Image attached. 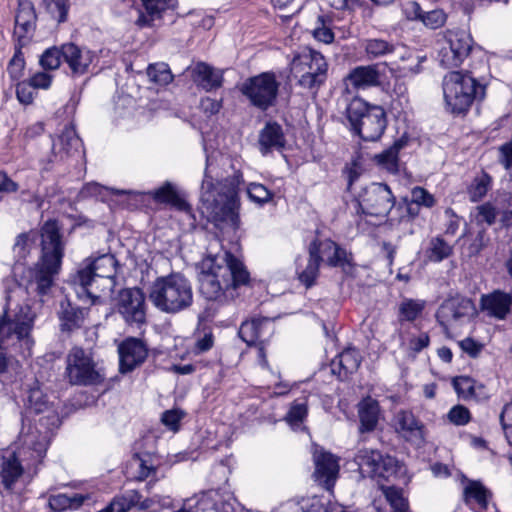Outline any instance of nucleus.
Masks as SVG:
<instances>
[{
	"label": "nucleus",
	"instance_id": "4c0bfd02",
	"mask_svg": "<svg viewBox=\"0 0 512 512\" xmlns=\"http://www.w3.org/2000/svg\"><path fill=\"white\" fill-rule=\"evenodd\" d=\"M86 498L87 496L78 493L51 495L49 497V506L56 512L77 509L84 503Z\"/></svg>",
	"mask_w": 512,
	"mask_h": 512
},
{
	"label": "nucleus",
	"instance_id": "5701e85b",
	"mask_svg": "<svg viewBox=\"0 0 512 512\" xmlns=\"http://www.w3.org/2000/svg\"><path fill=\"white\" fill-rule=\"evenodd\" d=\"M512 296L502 291H494L481 297V306L490 316L503 320L509 314Z\"/></svg>",
	"mask_w": 512,
	"mask_h": 512
},
{
	"label": "nucleus",
	"instance_id": "f257e3e1",
	"mask_svg": "<svg viewBox=\"0 0 512 512\" xmlns=\"http://www.w3.org/2000/svg\"><path fill=\"white\" fill-rule=\"evenodd\" d=\"M219 162H207L201 185V210L221 230L235 232L240 226L238 189L240 174L223 177L218 173Z\"/></svg>",
	"mask_w": 512,
	"mask_h": 512
},
{
	"label": "nucleus",
	"instance_id": "f8f14e48",
	"mask_svg": "<svg viewBox=\"0 0 512 512\" xmlns=\"http://www.w3.org/2000/svg\"><path fill=\"white\" fill-rule=\"evenodd\" d=\"M395 205V196L384 183H372L363 189L357 199V213L386 217Z\"/></svg>",
	"mask_w": 512,
	"mask_h": 512
},
{
	"label": "nucleus",
	"instance_id": "1a4fd4ad",
	"mask_svg": "<svg viewBox=\"0 0 512 512\" xmlns=\"http://www.w3.org/2000/svg\"><path fill=\"white\" fill-rule=\"evenodd\" d=\"M290 66L291 74L297 79L298 85L313 93L327 79L328 64L325 57L316 50L304 49L293 58Z\"/></svg>",
	"mask_w": 512,
	"mask_h": 512
},
{
	"label": "nucleus",
	"instance_id": "6e6552de",
	"mask_svg": "<svg viewBox=\"0 0 512 512\" xmlns=\"http://www.w3.org/2000/svg\"><path fill=\"white\" fill-rule=\"evenodd\" d=\"M446 108L455 115L466 114L474 101L486 95V86L479 83L469 71L447 73L442 82Z\"/></svg>",
	"mask_w": 512,
	"mask_h": 512
},
{
	"label": "nucleus",
	"instance_id": "a211bd4d",
	"mask_svg": "<svg viewBox=\"0 0 512 512\" xmlns=\"http://www.w3.org/2000/svg\"><path fill=\"white\" fill-rule=\"evenodd\" d=\"M118 353L120 358L119 370L121 373H127L133 371L146 360L148 348L143 340L129 337L118 346Z\"/></svg>",
	"mask_w": 512,
	"mask_h": 512
},
{
	"label": "nucleus",
	"instance_id": "f704fd0d",
	"mask_svg": "<svg viewBox=\"0 0 512 512\" xmlns=\"http://www.w3.org/2000/svg\"><path fill=\"white\" fill-rule=\"evenodd\" d=\"M146 10V14H141L137 20V25L140 27L153 26L156 19H160L162 12H164L170 0H141Z\"/></svg>",
	"mask_w": 512,
	"mask_h": 512
},
{
	"label": "nucleus",
	"instance_id": "e2e57ef3",
	"mask_svg": "<svg viewBox=\"0 0 512 512\" xmlns=\"http://www.w3.org/2000/svg\"><path fill=\"white\" fill-rule=\"evenodd\" d=\"M34 90L35 88L31 85L29 81L18 82L16 85L17 99L25 105L32 103L35 94Z\"/></svg>",
	"mask_w": 512,
	"mask_h": 512
},
{
	"label": "nucleus",
	"instance_id": "8fccbe9b",
	"mask_svg": "<svg viewBox=\"0 0 512 512\" xmlns=\"http://www.w3.org/2000/svg\"><path fill=\"white\" fill-rule=\"evenodd\" d=\"M497 216L496 208L490 203H484L475 208L474 218L477 224H494Z\"/></svg>",
	"mask_w": 512,
	"mask_h": 512
},
{
	"label": "nucleus",
	"instance_id": "7c9ffc66",
	"mask_svg": "<svg viewBox=\"0 0 512 512\" xmlns=\"http://www.w3.org/2000/svg\"><path fill=\"white\" fill-rule=\"evenodd\" d=\"M490 498V491L480 481L467 480L463 488V500L466 505L476 503L479 508L486 509Z\"/></svg>",
	"mask_w": 512,
	"mask_h": 512
},
{
	"label": "nucleus",
	"instance_id": "13d9d810",
	"mask_svg": "<svg viewBox=\"0 0 512 512\" xmlns=\"http://www.w3.org/2000/svg\"><path fill=\"white\" fill-rule=\"evenodd\" d=\"M446 15L442 10L423 12L421 22L430 29H437L444 25Z\"/></svg>",
	"mask_w": 512,
	"mask_h": 512
},
{
	"label": "nucleus",
	"instance_id": "864d4df0",
	"mask_svg": "<svg viewBox=\"0 0 512 512\" xmlns=\"http://www.w3.org/2000/svg\"><path fill=\"white\" fill-rule=\"evenodd\" d=\"M408 144V138L402 136L397 139L391 147L375 155L374 160H398L399 152L405 148Z\"/></svg>",
	"mask_w": 512,
	"mask_h": 512
},
{
	"label": "nucleus",
	"instance_id": "a19ab883",
	"mask_svg": "<svg viewBox=\"0 0 512 512\" xmlns=\"http://www.w3.org/2000/svg\"><path fill=\"white\" fill-rule=\"evenodd\" d=\"M320 255L327 256V263L332 267L341 266L345 263L346 260V252L341 249L335 242L332 240L326 239L324 241H319Z\"/></svg>",
	"mask_w": 512,
	"mask_h": 512
},
{
	"label": "nucleus",
	"instance_id": "603ef678",
	"mask_svg": "<svg viewBox=\"0 0 512 512\" xmlns=\"http://www.w3.org/2000/svg\"><path fill=\"white\" fill-rule=\"evenodd\" d=\"M247 194L251 201L260 205L267 203L272 198V193L259 183H250L247 187Z\"/></svg>",
	"mask_w": 512,
	"mask_h": 512
},
{
	"label": "nucleus",
	"instance_id": "774afa93",
	"mask_svg": "<svg viewBox=\"0 0 512 512\" xmlns=\"http://www.w3.org/2000/svg\"><path fill=\"white\" fill-rule=\"evenodd\" d=\"M28 81L35 89H48L52 83V75L46 72H38Z\"/></svg>",
	"mask_w": 512,
	"mask_h": 512
},
{
	"label": "nucleus",
	"instance_id": "39448f33",
	"mask_svg": "<svg viewBox=\"0 0 512 512\" xmlns=\"http://www.w3.org/2000/svg\"><path fill=\"white\" fill-rule=\"evenodd\" d=\"M19 441L21 447L18 452H13L2 457L1 478L2 483L10 489L23 473L24 462L27 468L36 467L46 455L50 442V432L41 431L37 426H29L22 430Z\"/></svg>",
	"mask_w": 512,
	"mask_h": 512
},
{
	"label": "nucleus",
	"instance_id": "680f3d73",
	"mask_svg": "<svg viewBox=\"0 0 512 512\" xmlns=\"http://www.w3.org/2000/svg\"><path fill=\"white\" fill-rule=\"evenodd\" d=\"M317 26L313 31V36L316 40L323 42L325 44H330L334 41V33L332 30L325 25V20L323 16H319L317 19Z\"/></svg>",
	"mask_w": 512,
	"mask_h": 512
},
{
	"label": "nucleus",
	"instance_id": "9b49d317",
	"mask_svg": "<svg viewBox=\"0 0 512 512\" xmlns=\"http://www.w3.org/2000/svg\"><path fill=\"white\" fill-rule=\"evenodd\" d=\"M279 87L275 73L263 72L247 78L241 84L240 91L253 106L267 110L275 104Z\"/></svg>",
	"mask_w": 512,
	"mask_h": 512
},
{
	"label": "nucleus",
	"instance_id": "6ab92c4d",
	"mask_svg": "<svg viewBox=\"0 0 512 512\" xmlns=\"http://www.w3.org/2000/svg\"><path fill=\"white\" fill-rule=\"evenodd\" d=\"M62 58L73 76H82L89 72L91 64L96 59V54L86 47L66 43L62 45Z\"/></svg>",
	"mask_w": 512,
	"mask_h": 512
},
{
	"label": "nucleus",
	"instance_id": "37998d69",
	"mask_svg": "<svg viewBox=\"0 0 512 512\" xmlns=\"http://www.w3.org/2000/svg\"><path fill=\"white\" fill-rule=\"evenodd\" d=\"M397 49L394 43L383 39H368L365 43V51L369 58H379L392 54Z\"/></svg>",
	"mask_w": 512,
	"mask_h": 512
},
{
	"label": "nucleus",
	"instance_id": "4be33fe9",
	"mask_svg": "<svg viewBox=\"0 0 512 512\" xmlns=\"http://www.w3.org/2000/svg\"><path fill=\"white\" fill-rule=\"evenodd\" d=\"M52 151L55 157L81 159L85 156L81 139L72 125L66 126L53 142Z\"/></svg>",
	"mask_w": 512,
	"mask_h": 512
},
{
	"label": "nucleus",
	"instance_id": "3c124183",
	"mask_svg": "<svg viewBox=\"0 0 512 512\" xmlns=\"http://www.w3.org/2000/svg\"><path fill=\"white\" fill-rule=\"evenodd\" d=\"M61 58H62V47L56 48H49L44 51V53L40 57V65L43 69L46 70H55L59 68L61 64Z\"/></svg>",
	"mask_w": 512,
	"mask_h": 512
},
{
	"label": "nucleus",
	"instance_id": "393cba45",
	"mask_svg": "<svg viewBox=\"0 0 512 512\" xmlns=\"http://www.w3.org/2000/svg\"><path fill=\"white\" fill-rule=\"evenodd\" d=\"M270 331V321L267 318H256L245 321L239 328L240 338L248 345L262 344Z\"/></svg>",
	"mask_w": 512,
	"mask_h": 512
},
{
	"label": "nucleus",
	"instance_id": "de8ad7c7",
	"mask_svg": "<svg viewBox=\"0 0 512 512\" xmlns=\"http://www.w3.org/2000/svg\"><path fill=\"white\" fill-rule=\"evenodd\" d=\"M47 11L59 23L67 20L69 0H43Z\"/></svg>",
	"mask_w": 512,
	"mask_h": 512
},
{
	"label": "nucleus",
	"instance_id": "338daca9",
	"mask_svg": "<svg viewBox=\"0 0 512 512\" xmlns=\"http://www.w3.org/2000/svg\"><path fill=\"white\" fill-rule=\"evenodd\" d=\"M133 462L138 465L139 472L137 475V479L139 481L145 480L149 477L153 472H155V468L153 465H149L146 459L141 458L138 454H135L133 457Z\"/></svg>",
	"mask_w": 512,
	"mask_h": 512
},
{
	"label": "nucleus",
	"instance_id": "bf43d9fd",
	"mask_svg": "<svg viewBox=\"0 0 512 512\" xmlns=\"http://www.w3.org/2000/svg\"><path fill=\"white\" fill-rule=\"evenodd\" d=\"M499 418L505 437L509 445L512 447V402L503 407Z\"/></svg>",
	"mask_w": 512,
	"mask_h": 512
},
{
	"label": "nucleus",
	"instance_id": "412c9836",
	"mask_svg": "<svg viewBox=\"0 0 512 512\" xmlns=\"http://www.w3.org/2000/svg\"><path fill=\"white\" fill-rule=\"evenodd\" d=\"M147 195L158 204L169 205L179 212L192 216V207L187 202L184 192L170 181H165L158 188L147 192Z\"/></svg>",
	"mask_w": 512,
	"mask_h": 512
},
{
	"label": "nucleus",
	"instance_id": "f03ea898",
	"mask_svg": "<svg viewBox=\"0 0 512 512\" xmlns=\"http://www.w3.org/2000/svg\"><path fill=\"white\" fill-rule=\"evenodd\" d=\"M200 294L208 301L225 305L234 301L242 287L249 285L245 265L229 251L208 254L200 263Z\"/></svg>",
	"mask_w": 512,
	"mask_h": 512
},
{
	"label": "nucleus",
	"instance_id": "e433bc0d",
	"mask_svg": "<svg viewBox=\"0 0 512 512\" xmlns=\"http://www.w3.org/2000/svg\"><path fill=\"white\" fill-rule=\"evenodd\" d=\"M425 307V300L405 298L398 306V320L400 322H413L423 313Z\"/></svg>",
	"mask_w": 512,
	"mask_h": 512
},
{
	"label": "nucleus",
	"instance_id": "49530a36",
	"mask_svg": "<svg viewBox=\"0 0 512 512\" xmlns=\"http://www.w3.org/2000/svg\"><path fill=\"white\" fill-rule=\"evenodd\" d=\"M383 493L385 495L386 500L389 502L393 512H408V502L403 497L402 491L395 488L394 486H389L383 488Z\"/></svg>",
	"mask_w": 512,
	"mask_h": 512
},
{
	"label": "nucleus",
	"instance_id": "9d476101",
	"mask_svg": "<svg viewBox=\"0 0 512 512\" xmlns=\"http://www.w3.org/2000/svg\"><path fill=\"white\" fill-rule=\"evenodd\" d=\"M34 319L35 314L29 306H21L12 320L6 319V315L0 318V373L5 371L7 365L2 348L6 339L15 335L30 352L34 342L29 335L33 328Z\"/></svg>",
	"mask_w": 512,
	"mask_h": 512
},
{
	"label": "nucleus",
	"instance_id": "aec40b11",
	"mask_svg": "<svg viewBox=\"0 0 512 512\" xmlns=\"http://www.w3.org/2000/svg\"><path fill=\"white\" fill-rule=\"evenodd\" d=\"M313 460L316 481L326 489H330L334 485L339 472L337 458L330 452L316 447L313 452Z\"/></svg>",
	"mask_w": 512,
	"mask_h": 512
},
{
	"label": "nucleus",
	"instance_id": "c9c22d12",
	"mask_svg": "<svg viewBox=\"0 0 512 512\" xmlns=\"http://www.w3.org/2000/svg\"><path fill=\"white\" fill-rule=\"evenodd\" d=\"M111 194L115 195H136L139 194L138 192L132 191V190H119L114 188H109L102 186L98 183L91 182L87 183L82 187V189L79 192V197L82 199L89 198V197H95L96 199H100L104 201L106 197H108Z\"/></svg>",
	"mask_w": 512,
	"mask_h": 512
},
{
	"label": "nucleus",
	"instance_id": "bb28decb",
	"mask_svg": "<svg viewBox=\"0 0 512 512\" xmlns=\"http://www.w3.org/2000/svg\"><path fill=\"white\" fill-rule=\"evenodd\" d=\"M59 319L62 331H73L79 329L88 313L87 309L73 306L69 301L61 302Z\"/></svg>",
	"mask_w": 512,
	"mask_h": 512
},
{
	"label": "nucleus",
	"instance_id": "5fc2aeb1",
	"mask_svg": "<svg viewBox=\"0 0 512 512\" xmlns=\"http://www.w3.org/2000/svg\"><path fill=\"white\" fill-rule=\"evenodd\" d=\"M411 200L420 207L432 208L436 204L434 196L423 187H414L411 190Z\"/></svg>",
	"mask_w": 512,
	"mask_h": 512
},
{
	"label": "nucleus",
	"instance_id": "a18cd8bd",
	"mask_svg": "<svg viewBox=\"0 0 512 512\" xmlns=\"http://www.w3.org/2000/svg\"><path fill=\"white\" fill-rule=\"evenodd\" d=\"M147 75L151 82L158 85H167L173 80V75L166 63L151 64L147 68Z\"/></svg>",
	"mask_w": 512,
	"mask_h": 512
},
{
	"label": "nucleus",
	"instance_id": "20e7f679",
	"mask_svg": "<svg viewBox=\"0 0 512 512\" xmlns=\"http://www.w3.org/2000/svg\"><path fill=\"white\" fill-rule=\"evenodd\" d=\"M42 256L28 270V288L39 295H46L61 268L63 244L56 221H47L41 230Z\"/></svg>",
	"mask_w": 512,
	"mask_h": 512
},
{
	"label": "nucleus",
	"instance_id": "ddd939ff",
	"mask_svg": "<svg viewBox=\"0 0 512 512\" xmlns=\"http://www.w3.org/2000/svg\"><path fill=\"white\" fill-rule=\"evenodd\" d=\"M65 375L72 385H91L100 381V373L89 353L73 347L66 357Z\"/></svg>",
	"mask_w": 512,
	"mask_h": 512
},
{
	"label": "nucleus",
	"instance_id": "2f4dec72",
	"mask_svg": "<svg viewBox=\"0 0 512 512\" xmlns=\"http://www.w3.org/2000/svg\"><path fill=\"white\" fill-rule=\"evenodd\" d=\"M346 80L357 89L366 88L379 83V72L374 65L358 66L349 73Z\"/></svg>",
	"mask_w": 512,
	"mask_h": 512
},
{
	"label": "nucleus",
	"instance_id": "58836bf2",
	"mask_svg": "<svg viewBox=\"0 0 512 512\" xmlns=\"http://www.w3.org/2000/svg\"><path fill=\"white\" fill-rule=\"evenodd\" d=\"M260 145L263 149H279L284 145L282 128L277 123H268L260 134Z\"/></svg>",
	"mask_w": 512,
	"mask_h": 512
},
{
	"label": "nucleus",
	"instance_id": "0eeeda50",
	"mask_svg": "<svg viewBox=\"0 0 512 512\" xmlns=\"http://www.w3.org/2000/svg\"><path fill=\"white\" fill-rule=\"evenodd\" d=\"M339 104L344 106V114L351 129L365 141H376L386 128V114L380 106H369L358 97L349 98L343 94Z\"/></svg>",
	"mask_w": 512,
	"mask_h": 512
},
{
	"label": "nucleus",
	"instance_id": "6e6d98bb",
	"mask_svg": "<svg viewBox=\"0 0 512 512\" xmlns=\"http://www.w3.org/2000/svg\"><path fill=\"white\" fill-rule=\"evenodd\" d=\"M365 169L362 166V162H348L343 169V175L347 180V189L351 190L353 184L362 176Z\"/></svg>",
	"mask_w": 512,
	"mask_h": 512
},
{
	"label": "nucleus",
	"instance_id": "72a5a7b5",
	"mask_svg": "<svg viewBox=\"0 0 512 512\" xmlns=\"http://www.w3.org/2000/svg\"><path fill=\"white\" fill-rule=\"evenodd\" d=\"M360 431H372L375 429L379 417V404L372 398L363 399L359 403Z\"/></svg>",
	"mask_w": 512,
	"mask_h": 512
},
{
	"label": "nucleus",
	"instance_id": "f3484780",
	"mask_svg": "<svg viewBox=\"0 0 512 512\" xmlns=\"http://www.w3.org/2000/svg\"><path fill=\"white\" fill-rule=\"evenodd\" d=\"M476 307L473 301L460 295L446 299L436 312V319L439 324L447 329L456 323H463L473 317Z\"/></svg>",
	"mask_w": 512,
	"mask_h": 512
},
{
	"label": "nucleus",
	"instance_id": "c03bdc74",
	"mask_svg": "<svg viewBox=\"0 0 512 512\" xmlns=\"http://www.w3.org/2000/svg\"><path fill=\"white\" fill-rule=\"evenodd\" d=\"M491 181V177L484 171L476 176L468 189L470 200L472 202L480 201L490 189Z\"/></svg>",
	"mask_w": 512,
	"mask_h": 512
},
{
	"label": "nucleus",
	"instance_id": "4468645a",
	"mask_svg": "<svg viewBox=\"0 0 512 512\" xmlns=\"http://www.w3.org/2000/svg\"><path fill=\"white\" fill-rule=\"evenodd\" d=\"M355 460L360 471L372 478L389 479L396 475L400 468L396 458L383 455L376 449H360L355 456Z\"/></svg>",
	"mask_w": 512,
	"mask_h": 512
},
{
	"label": "nucleus",
	"instance_id": "ea45409f",
	"mask_svg": "<svg viewBox=\"0 0 512 512\" xmlns=\"http://www.w3.org/2000/svg\"><path fill=\"white\" fill-rule=\"evenodd\" d=\"M452 253L453 246L446 242L441 236L433 237L426 250V256L432 262H441L450 257Z\"/></svg>",
	"mask_w": 512,
	"mask_h": 512
},
{
	"label": "nucleus",
	"instance_id": "423d86ee",
	"mask_svg": "<svg viewBox=\"0 0 512 512\" xmlns=\"http://www.w3.org/2000/svg\"><path fill=\"white\" fill-rule=\"evenodd\" d=\"M191 282L181 273L157 277L149 288V300L161 312L176 314L193 303Z\"/></svg>",
	"mask_w": 512,
	"mask_h": 512
},
{
	"label": "nucleus",
	"instance_id": "4d7b16f0",
	"mask_svg": "<svg viewBox=\"0 0 512 512\" xmlns=\"http://www.w3.org/2000/svg\"><path fill=\"white\" fill-rule=\"evenodd\" d=\"M307 416V406L304 402H294L286 415V420L291 424L298 426Z\"/></svg>",
	"mask_w": 512,
	"mask_h": 512
},
{
	"label": "nucleus",
	"instance_id": "b1692460",
	"mask_svg": "<svg viewBox=\"0 0 512 512\" xmlns=\"http://www.w3.org/2000/svg\"><path fill=\"white\" fill-rule=\"evenodd\" d=\"M193 81L205 91L218 89L223 83V71L199 62L192 69Z\"/></svg>",
	"mask_w": 512,
	"mask_h": 512
},
{
	"label": "nucleus",
	"instance_id": "473e14b6",
	"mask_svg": "<svg viewBox=\"0 0 512 512\" xmlns=\"http://www.w3.org/2000/svg\"><path fill=\"white\" fill-rule=\"evenodd\" d=\"M36 14L31 2L24 1L19 3L15 16V33L20 38L34 29Z\"/></svg>",
	"mask_w": 512,
	"mask_h": 512
},
{
	"label": "nucleus",
	"instance_id": "052dcab7",
	"mask_svg": "<svg viewBox=\"0 0 512 512\" xmlns=\"http://www.w3.org/2000/svg\"><path fill=\"white\" fill-rule=\"evenodd\" d=\"M449 421L457 426L466 425L470 421V412L463 405H456L450 409L447 415Z\"/></svg>",
	"mask_w": 512,
	"mask_h": 512
},
{
	"label": "nucleus",
	"instance_id": "69168bd1",
	"mask_svg": "<svg viewBox=\"0 0 512 512\" xmlns=\"http://www.w3.org/2000/svg\"><path fill=\"white\" fill-rule=\"evenodd\" d=\"M402 11L408 20L421 21L423 10L420 5L415 1H407L402 6Z\"/></svg>",
	"mask_w": 512,
	"mask_h": 512
},
{
	"label": "nucleus",
	"instance_id": "7ed1b4c3",
	"mask_svg": "<svg viewBox=\"0 0 512 512\" xmlns=\"http://www.w3.org/2000/svg\"><path fill=\"white\" fill-rule=\"evenodd\" d=\"M117 266L118 261L112 254L86 259L71 278L78 297H86L97 304L103 297L110 296L116 285Z\"/></svg>",
	"mask_w": 512,
	"mask_h": 512
},
{
	"label": "nucleus",
	"instance_id": "2eb2a0df",
	"mask_svg": "<svg viewBox=\"0 0 512 512\" xmlns=\"http://www.w3.org/2000/svg\"><path fill=\"white\" fill-rule=\"evenodd\" d=\"M446 46L440 53V63L445 68L460 66L472 49V38L463 30L448 31L445 36Z\"/></svg>",
	"mask_w": 512,
	"mask_h": 512
},
{
	"label": "nucleus",
	"instance_id": "c85d7f7f",
	"mask_svg": "<svg viewBox=\"0 0 512 512\" xmlns=\"http://www.w3.org/2000/svg\"><path fill=\"white\" fill-rule=\"evenodd\" d=\"M361 363L359 352L356 349H346L341 352L337 359L332 361V372L338 374L340 379H344L355 372Z\"/></svg>",
	"mask_w": 512,
	"mask_h": 512
},
{
	"label": "nucleus",
	"instance_id": "0e129e2a",
	"mask_svg": "<svg viewBox=\"0 0 512 512\" xmlns=\"http://www.w3.org/2000/svg\"><path fill=\"white\" fill-rule=\"evenodd\" d=\"M183 417V413L179 410L173 409L165 411L162 415V423L172 431L179 429V422Z\"/></svg>",
	"mask_w": 512,
	"mask_h": 512
},
{
	"label": "nucleus",
	"instance_id": "a878e982",
	"mask_svg": "<svg viewBox=\"0 0 512 512\" xmlns=\"http://www.w3.org/2000/svg\"><path fill=\"white\" fill-rule=\"evenodd\" d=\"M320 248L321 245L318 240L312 241L308 249L309 258L306 267L301 271L297 268L298 279L306 288L312 287L318 277L319 266L322 261Z\"/></svg>",
	"mask_w": 512,
	"mask_h": 512
},
{
	"label": "nucleus",
	"instance_id": "09e8293b",
	"mask_svg": "<svg viewBox=\"0 0 512 512\" xmlns=\"http://www.w3.org/2000/svg\"><path fill=\"white\" fill-rule=\"evenodd\" d=\"M25 69V58L21 50V46L15 48V52L9 61L7 72L13 80H18L23 76Z\"/></svg>",
	"mask_w": 512,
	"mask_h": 512
},
{
	"label": "nucleus",
	"instance_id": "cd10ccee",
	"mask_svg": "<svg viewBox=\"0 0 512 512\" xmlns=\"http://www.w3.org/2000/svg\"><path fill=\"white\" fill-rule=\"evenodd\" d=\"M396 424L408 440L416 443L424 440V426L413 413L408 411L399 412L396 416Z\"/></svg>",
	"mask_w": 512,
	"mask_h": 512
},
{
	"label": "nucleus",
	"instance_id": "dca6fc26",
	"mask_svg": "<svg viewBox=\"0 0 512 512\" xmlns=\"http://www.w3.org/2000/svg\"><path fill=\"white\" fill-rule=\"evenodd\" d=\"M117 312L128 325H141L146 321L145 296L139 288H126L119 292Z\"/></svg>",
	"mask_w": 512,
	"mask_h": 512
},
{
	"label": "nucleus",
	"instance_id": "c756f323",
	"mask_svg": "<svg viewBox=\"0 0 512 512\" xmlns=\"http://www.w3.org/2000/svg\"><path fill=\"white\" fill-rule=\"evenodd\" d=\"M27 409L36 414L48 412V418L55 424L58 422V417L52 407L49 398L40 387H33L29 390L26 402Z\"/></svg>",
	"mask_w": 512,
	"mask_h": 512
},
{
	"label": "nucleus",
	"instance_id": "79ce46f5",
	"mask_svg": "<svg viewBox=\"0 0 512 512\" xmlns=\"http://www.w3.org/2000/svg\"><path fill=\"white\" fill-rule=\"evenodd\" d=\"M452 385L458 396L464 400L477 398V389L482 388V386L477 387L475 381L467 376L455 377Z\"/></svg>",
	"mask_w": 512,
	"mask_h": 512
}]
</instances>
